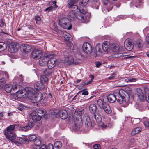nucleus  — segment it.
Returning a JSON list of instances; mask_svg holds the SVG:
<instances>
[{"label": "nucleus", "instance_id": "nucleus-47", "mask_svg": "<svg viewBox=\"0 0 149 149\" xmlns=\"http://www.w3.org/2000/svg\"><path fill=\"white\" fill-rule=\"evenodd\" d=\"M103 51L105 52H107L109 49V45L102 46Z\"/></svg>", "mask_w": 149, "mask_h": 149}, {"label": "nucleus", "instance_id": "nucleus-40", "mask_svg": "<svg viewBox=\"0 0 149 149\" xmlns=\"http://www.w3.org/2000/svg\"><path fill=\"white\" fill-rule=\"evenodd\" d=\"M34 144L40 145L41 143V139L40 138H36L34 141Z\"/></svg>", "mask_w": 149, "mask_h": 149}, {"label": "nucleus", "instance_id": "nucleus-35", "mask_svg": "<svg viewBox=\"0 0 149 149\" xmlns=\"http://www.w3.org/2000/svg\"><path fill=\"white\" fill-rule=\"evenodd\" d=\"M62 146V144L61 142L59 141H57L54 144V147L56 148L57 149H59V148H61Z\"/></svg>", "mask_w": 149, "mask_h": 149}, {"label": "nucleus", "instance_id": "nucleus-29", "mask_svg": "<svg viewBox=\"0 0 149 149\" xmlns=\"http://www.w3.org/2000/svg\"><path fill=\"white\" fill-rule=\"evenodd\" d=\"M66 61L69 64H72L74 62V59L71 56H68L65 57Z\"/></svg>", "mask_w": 149, "mask_h": 149}, {"label": "nucleus", "instance_id": "nucleus-58", "mask_svg": "<svg viewBox=\"0 0 149 149\" xmlns=\"http://www.w3.org/2000/svg\"><path fill=\"white\" fill-rule=\"evenodd\" d=\"M100 126L103 129H105L107 127V125L105 124L104 123H102L100 125Z\"/></svg>", "mask_w": 149, "mask_h": 149}, {"label": "nucleus", "instance_id": "nucleus-33", "mask_svg": "<svg viewBox=\"0 0 149 149\" xmlns=\"http://www.w3.org/2000/svg\"><path fill=\"white\" fill-rule=\"evenodd\" d=\"M141 121L140 118H132L131 121L133 124H136L139 123Z\"/></svg>", "mask_w": 149, "mask_h": 149}, {"label": "nucleus", "instance_id": "nucleus-34", "mask_svg": "<svg viewBox=\"0 0 149 149\" xmlns=\"http://www.w3.org/2000/svg\"><path fill=\"white\" fill-rule=\"evenodd\" d=\"M7 45L6 43H2L0 44V51L5 50L7 48Z\"/></svg>", "mask_w": 149, "mask_h": 149}, {"label": "nucleus", "instance_id": "nucleus-16", "mask_svg": "<svg viewBox=\"0 0 149 149\" xmlns=\"http://www.w3.org/2000/svg\"><path fill=\"white\" fill-rule=\"evenodd\" d=\"M20 47L23 50L24 52L26 53H28L30 52L32 48L30 45L26 44H22L21 45Z\"/></svg>", "mask_w": 149, "mask_h": 149}, {"label": "nucleus", "instance_id": "nucleus-22", "mask_svg": "<svg viewBox=\"0 0 149 149\" xmlns=\"http://www.w3.org/2000/svg\"><path fill=\"white\" fill-rule=\"evenodd\" d=\"M93 117L95 119L96 122L98 123H100L102 121L101 115L98 113H95L93 114Z\"/></svg>", "mask_w": 149, "mask_h": 149}, {"label": "nucleus", "instance_id": "nucleus-42", "mask_svg": "<svg viewBox=\"0 0 149 149\" xmlns=\"http://www.w3.org/2000/svg\"><path fill=\"white\" fill-rule=\"evenodd\" d=\"M3 75V77H4L3 78H5V80L6 81H7L9 78V74L7 72H4Z\"/></svg>", "mask_w": 149, "mask_h": 149}, {"label": "nucleus", "instance_id": "nucleus-43", "mask_svg": "<svg viewBox=\"0 0 149 149\" xmlns=\"http://www.w3.org/2000/svg\"><path fill=\"white\" fill-rule=\"evenodd\" d=\"M36 138V136L34 134L31 135L28 137L29 140L30 141H34Z\"/></svg>", "mask_w": 149, "mask_h": 149}, {"label": "nucleus", "instance_id": "nucleus-46", "mask_svg": "<svg viewBox=\"0 0 149 149\" xmlns=\"http://www.w3.org/2000/svg\"><path fill=\"white\" fill-rule=\"evenodd\" d=\"M146 95H145V100L148 103H149V91H148L147 92H146Z\"/></svg>", "mask_w": 149, "mask_h": 149}, {"label": "nucleus", "instance_id": "nucleus-44", "mask_svg": "<svg viewBox=\"0 0 149 149\" xmlns=\"http://www.w3.org/2000/svg\"><path fill=\"white\" fill-rule=\"evenodd\" d=\"M72 39V37L71 36L69 33L68 34L67 36L66 37H65L64 38V40L68 41H71Z\"/></svg>", "mask_w": 149, "mask_h": 149}, {"label": "nucleus", "instance_id": "nucleus-54", "mask_svg": "<svg viewBox=\"0 0 149 149\" xmlns=\"http://www.w3.org/2000/svg\"><path fill=\"white\" fill-rule=\"evenodd\" d=\"M23 140L24 143H27L29 141V139H28L26 138H23Z\"/></svg>", "mask_w": 149, "mask_h": 149}, {"label": "nucleus", "instance_id": "nucleus-8", "mask_svg": "<svg viewBox=\"0 0 149 149\" xmlns=\"http://www.w3.org/2000/svg\"><path fill=\"white\" fill-rule=\"evenodd\" d=\"M29 116L31 121L32 120L34 122L40 120L41 119V117L38 116L37 113L35 111H32L29 113Z\"/></svg>", "mask_w": 149, "mask_h": 149}, {"label": "nucleus", "instance_id": "nucleus-21", "mask_svg": "<svg viewBox=\"0 0 149 149\" xmlns=\"http://www.w3.org/2000/svg\"><path fill=\"white\" fill-rule=\"evenodd\" d=\"M59 116L62 119H65L68 116L67 113L65 110H61L59 112Z\"/></svg>", "mask_w": 149, "mask_h": 149}, {"label": "nucleus", "instance_id": "nucleus-10", "mask_svg": "<svg viewBox=\"0 0 149 149\" xmlns=\"http://www.w3.org/2000/svg\"><path fill=\"white\" fill-rule=\"evenodd\" d=\"M32 57L35 59H38L43 56L41 50L34 49L32 53Z\"/></svg>", "mask_w": 149, "mask_h": 149}, {"label": "nucleus", "instance_id": "nucleus-7", "mask_svg": "<svg viewBox=\"0 0 149 149\" xmlns=\"http://www.w3.org/2000/svg\"><path fill=\"white\" fill-rule=\"evenodd\" d=\"M26 93H24V95L26 97H27L31 100V102L33 103V100H34L35 98V95L37 93L35 90L31 88H25Z\"/></svg>", "mask_w": 149, "mask_h": 149}, {"label": "nucleus", "instance_id": "nucleus-60", "mask_svg": "<svg viewBox=\"0 0 149 149\" xmlns=\"http://www.w3.org/2000/svg\"><path fill=\"white\" fill-rule=\"evenodd\" d=\"M0 22L1 24H0V26H0V27H3L4 26V22L2 19H0Z\"/></svg>", "mask_w": 149, "mask_h": 149}, {"label": "nucleus", "instance_id": "nucleus-1", "mask_svg": "<svg viewBox=\"0 0 149 149\" xmlns=\"http://www.w3.org/2000/svg\"><path fill=\"white\" fill-rule=\"evenodd\" d=\"M124 91L120 90L117 93L114 94H110L107 96V98L110 103H114L117 100L119 103L121 104L124 102H126L129 101V98L125 96Z\"/></svg>", "mask_w": 149, "mask_h": 149}, {"label": "nucleus", "instance_id": "nucleus-26", "mask_svg": "<svg viewBox=\"0 0 149 149\" xmlns=\"http://www.w3.org/2000/svg\"><path fill=\"white\" fill-rule=\"evenodd\" d=\"M40 81L43 84H47L48 82V78L45 75H41L40 77Z\"/></svg>", "mask_w": 149, "mask_h": 149}, {"label": "nucleus", "instance_id": "nucleus-6", "mask_svg": "<svg viewBox=\"0 0 149 149\" xmlns=\"http://www.w3.org/2000/svg\"><path fill=\"white\" fill-rule=\"evenodd\" d=\"M69 19L66 18H62L59 20V24L62 28L68 30L72 28V25L70 24Z\"/></svg>", "mask_w": 149, "mask_h": 149}, {"label": "nucleus", "instance_id": "nucleus-23", "mask_svg": "<svg viewBox=\"0 0 149 149\" xmlns=\"http://www.w3.org/2000/svg\"><path fill=\"white\" fill-rule=\"evenodd\" d=\"M105 112L107 114H110L112 112L111 109L108 104L106 103L102 107Z\"/></svg>", "mask_w": 149, "mask_h": 149}, {"label": "nucleus", "instance_id": "nucleus-30", "mask_svg": "<svg viewBox=\"0 0 149 149\" xmlns=\"http://www.w3.org/2000/svg\"><path fill=\"white\" fill-rule=\"evenodd\" d=\"M24 93H26V92H23L22 91H19L16 92V95L18 97L24 98L26 97Z\"/></svg>", "mask_w": 149, "mask_h": 149}, {"label": "nucleus", "instance_id": "nucleus-49", "mask_svg": "<svg viewBox=\"0 0 149 149\" xmlns=\"http://www.w3.org/2000/svg\"><path fill=\"white\" fill-rule=\"evenodd\" d=\"M40 145L34 144L33 145V148L34 149H40L41 147Z\"/></svg>", "mask_w": 149, "mask_h": 149}, {"label": "nucleus", "instance_id": "nucleus-59", "mask_svg": "<svg viewBox=\"0 0 149 149\" xmlns=\"http://www.w3.org/2000/svg\"><path fill=\"white\" fill-rule=\"evenodd\" d=\"M126 15H121L119 16V17L120 19H125L126 18Z\"/></svg>", "mask_w": 149, "mask_h": 149}, {"label": "nucleus", "instance_id": "nucleus-27", "mask_svg": "<svg viewBox=\"0 0 149 149\" xmlns=\"http://www.w3.org/2000/svg\"><path fill=\"white\" fill-rule=\"evenodd\" d=\"M142 130L140 127H138L134 128L132 131L131 134L132 136H134L136 134L138 133Z\"/></svg>", "mask_w": 149, "mask_h": 149}, {"label": "nucleus", "instance_id": "nucleus-19", "mask_svg": "<svg viewBox=\"0 0 149 149\" xmlns=\"http://www.w3.org/2000/svg\"><path fill=\"white\" fill-rule=\"evenodd\" d=\"M34 87L35 89L38 90H42L44 89V84L40 82H37L34 84Z\"/></svg>", "mask_w": 149, "mask_h": 149}, {"label": "nucleus", "instance_id": "nucleus-5", "mask_svg": "<svg viewBox=\"0 0 149 149\" xmlns=\"http://www.w3.org/2000/svg\"><path fill=\"white\" fill-rule=\"evenodd\" d=\"M79 115L75 114L74 118V129L75 130H78L81 128L82 125V119L81 116L82 113L81 111H79Z\"/></svg>", "mask_w": 149, "mask_h": 149}, {"label": "nucleus", "instance_id": "nucleus-24", "mask_svg": "<svg viewBox=\"0 0 149 149\" xmlns=\"http://www.w3.org/2000/svg\"><path fill=\"white\" fill-rule=\"evenodd\" d=\"M34 125V123L32 122H30L28 125L22 127L21 128L23 131H26L30 130Z\"/></svg>", "mask_w": 149, "mask_h": 149}, {"label": "nucleus", "instance_id": "nucleus-37", "mask_svg": "<svg viewBox=\"0 0 149 149\" xmlns=\"http://www.w3.org/2000/svg\"><path fill=\"white\" fill-rule=\"evenodd\" d=\"M97 103L98 105L101 107H102L103 105H104L106 104L104 101H102V100L101 99H99L98 100Z\"/></svg>", "mask_w": 149, "mask_h": 149}, {"label": "nucleus", "instance_id": "nucleus-55", "mask_svg": "<svg viewBox=\"0 0 149 149\" xmlns=\"http://www.w3.org/2000/svg\"><path fill=\"white\" fill-rule=\"evenodd\" d=\"M113 6L111 5V8L110 9V10L109 9H108V8H106V11L105 10V9H104V8H102V11H103V12H104V13H106L107 12V11L108 12H109L110 10H111V9L113 8Z\"/></svg>", "mask_w": 149, "mask_h": 149}, {"label": "nucleus", "instance_id": "nucleus-2", "mask_svg": "<svg viewBox=\"0 0 149 149\" xmlns=\"http://www.w3.org/2000/svg\"><path fill=\"white\" fill-rule=\"evenodd\" d=\"M72 13H74L76 9L74 8L73 9L71 8ZM79 10V12L77 13L75 16L78 19L80 20L83 23H87L89 21V17L86 16L85 15L87 13V11L85 9H77Z\"/></svg>", "mask_w": 149, "mask_h": 149}, {"label": "nucleus", "instance_id": "nucleus-56", "mask_svg": "<svg viewBox=\"0 0 149 149\" xmlns=\"http://www.w3.org/2000/svg\"><path fill=\"white\" fill-rule=\"evenodd\" d=\"M86 85V83L85 82L84 84H81L80 86L78 88L80 90L82 89V88L84 87L85 85Z\"/></svg>", "mask_w": 149, "mask_h": 149}, {"label": "nucleus", "instance_id": "nucleus-50", "mask_svg": "<svg viewBox=\"0 0 149 149\" xmlns=\"http://www.w3.org/2000/svg\"><path fill=\"white\" fill-rule=\"evenodd\" d=\"M93 148L95 149H101L100 145L98 144L94 145L93 146Z\"/></svg>", "mask_w": 149, "mask_h": 149}, {"label": "nucleus", "instance_id": "nucleus-13", "mask_svg": "<svg viewBox=\"0 0 149 149\" xmlns=\"http://www.w3.org/2000/svg\"><path fill=\"white\" fill-rule=\"evenodd\" d=\"M82 48L84 52L86 53H91L92 51V47L91 45L87 42L83 44Z\"/></svg>", "mask_w": 149, "mask_h": 149}, {"label": "nucleus", "instance_id": "nucleus-39", "mask_svg": "<svg viewBox=\"0 0 149 149\" xmlns=\"http://www.w3.org/2000/svg\"><path fill=\"white\" fill-rule=\"evenodd\" d=\"M23 138H19L18 141L16 140L15 139L14 140V141H11L12 142H14L15 144H21L24 143Z\"/></svg>", "mask_w": 149, "mask_h": 149}, {"label": "nucleus", "instance_id": "nucleus-4", "mask_svg": "<svg viewBox=\"0 0 149 149\" xmlns=\"http://www.w3.org/2000/svg\"><path fill=\"white\" fill-rule=\"evenodd\" d=\"M36 95L35 98L33 100V103H37L39 102L41 104H44L47 101V96L46 93H42L38 91Z\"/></svg>", "mask_w": 149, "mask_h": 149}, {"label": "nucleus", "instance_id": "nucleus-61", "mask_svg": "<svg viewBox=\"0 0 149 149\" xmlns=\"http://www.w3.org/2000/svg\"><path fill=\"white\" fill-rule=\"evenodd\" d=\"M88 94V92L87 91H85L83 92L82 93V94L83 95H86Z\"/></svg>", "mask_w": 149, "mask_h": 149}, {"label": "nucleus", "instance_id": "nucleus-25", "mask_svg": "<svg viewBox=\"0 0 149 149\" xmlns=\"http://www.w3.org/2000/svg\"><path fill=\"white\" fill-rule=\"evenodd\" d=\"M89 110L90 112L93 114L95 113L96 110H97V107L95 105L91 104L89 106Z\"/></svg>", "mask_w": 149, "mask_h": 149}, {"label": "nucleus", "instance_id": "nucleus-38", "mask_svg": "<svg viewBox=\"0 0 149 149\" xmlns=\"http://www.w3.org/2000/svg\"><path fill=\"white\" fill-rule=\"evenodd\" d=\"M89 0H81L80 5L82 6H86L89 2Z\"/></svg>", "mask_w": 149, "mask_h": 149}, {"label": "nucleus", "instance_id": "nucleus-62", "mask_svg": "<svg viewBox=\"0 0 149 149\" xmlns=\"http://www.w3.org/2000/svg\"><path fill=\"white\" fill-rule=\"evenodd\" d=\"M146 40L147 42L149 44V34H148L146 36Z\"/></svg>", "mask_w": 149, "mask_h": 149}, {"label": "nucleus", "instance_id": "nucleus-9", "mask_svg": "<svg viewBox=\"0 0 149 149\" xmlns=\"http://www.w3.org/2000/svg\"><path fill=\"white\" fill-rule=\"evenodd\" d=\"M54 55H51L47 56V59H49L47 63V66L49 69L54 68L55 65V61L56 59L54 58Z\"/></svg>", "mask_w": 149, "mask_h": 149}, {"label": "nucleus", "instance_id": "nucleus-3", "mask_svg": "<svg viewBox=\"0 0 149 149\" xmlns=\"http://www.w3.org/2000/svg\"><path fill=\"white\" fill-rule=\"evenodd\" d=\"M16 125H10L4 130V134L6 138L11 141H14L16 139L14 129Z\"/></svg>", "mask_w": 149, "mask_h": 149}, {"label": "nucleus", "instance_id": "nucleus-12", "mask_svg": "<svg viewBox=\"0 0 149 149\" xmlns=\"http://www.w3.org/2000/svg\"><path fill=\"white\" fill-rule=\"evenodd\" d=\"M124 46L126 49L128 51H131L133 47L132 41L131 39H127L124 42Z\"/></svg>", "mask_w": 149, "mask_h": 149}, {"label": "nucleus", "instance_id": "nucleus-52", "mask_svg": "<svg viewBox=\"0 0 149 149\" xmlns=\"http://www.w3.org/2000/svg\"><path fill=\"white\" fill-rule=\"evenodd\" d=\"M43 72L44 74L47 75L49 74L50 73V72L49 71V69L45 70Z\"/></svg>", "mask_w": 149, "mask_h": 149}, {"label": "nucleus", "instance_id": "nucleus-57", "mask_svg": "<svg viewBox=\"0 0 149 149\" xmlns=\"http://www.w3.org/2000/svg\"><path fill=\"white\" fill-rule=\"evenodd\" d=\"M69 33L65 31H63V35L64 38L66 37Z\"/></svg>", "mask_w": 149, "mask_h": 149}, {"label": "nucleus", "instance_id": "nucleus-14", "mask_svg": "<svg viewBox=\"0 0 149 149\" xmlns=\"http://www.w3.org/2000/svg\"><path fill=\"white\" fill-rule=\"evenodd\" d=\"M56 2L55 1H50L49 5L50 6L45 9V11H47L48 10V12H49L56 10L58 7V6L56 5Z\"/></svg>", "mask_w": 149, "mask_h": 149}, {"label": "nucleus", "instance_id": "nucleus-36", "mask_svg": "<svg viewBox=\"0 0 149 149\" xmlns=\"http://www.w3.org/2000/svg\"><path fill=\"white\" fill-rule=\"evenodd\" d=\"M96 51L100 53H102L103 51L102 46L100 45H97L96 46Z\"/></svg>", "mask_w": 149, "mask_h": 149}, {"label": "nucleus", "instance_id": "nucleus-53", "mask_svg": "<svg viewBox=\"0 0 149 149\" xmlns=\"http://www.w3.org/2000/svg\"><path fill=\"white\" fill-rule=\"evenodd\" d=\"M115 73H112L111 75L108 78V79L109 80H111L115 77Z\"/></svg>", "mask_w": 149, "mask_h": 149}, {"label": "nucleus", "instance_id": "nucleus-20", "mask_svg": "<svg viewBox=\"0 0 149 149\" xmlns=\"http://www.w3.org/2000/svg\"><path fill=\"white\" fill-rule=\"evenodd\" d=\"M84 123L86 127L90 128L92 127L93 124L89 117H86Z\"/></svg>", "mask_w": 149, "mask_h": 149}, {"label": "nucleus", "instance_id": "nucleus-15", "mask_svg": "<svg viewBox=\"0 0 149 149\" xmlns=\"http://www.w3.org/2000/svg\"><path fill=\"white\" fill-rule=\"evenodd\" d=\"M136 95L139 99L142 101L145 100V97L143 91L139 88L136 89Z\"/></svg>", "mask_w": 149, "mask_h": 149}, {"label": "nucleus", "instance_id": "nucleus-48", "mask_svg": "<svg viewBox=\"0 0 149 149\" xmlns=\"http://www.w3.org/2000/svg\"><path fill=\"white\" fill-rule=\"evenodd\" d=\"M6 82V81L5 80L4 78H2L0 79V86Z\"/></svg>", "mask_w": 149, "mask_h": 149}, {"label": "nucleus", "instance_id": "nucleus-11", "mask_svg": "<svg viewBox=\"0 0 149 149\" xmlns=\"http://www.w3.org/2000/svg\"><path fill=\"white\" fill-rule=\"evenodd\" d=\"M3 88L5 91L8 93L10 92L12 90L14 91L17 88L16 83H14L13 86H11L9 84H5L3 86Z\"/></svg>", "mask_w": 149, "mask_h": 149}, {"label": "nucleus", "instance_id": "nucleus-64", "mask_svg": "<svg viewBox=\"0 0 149 149\" xmlns=\"http://www.w3.org/2000/svg\"><path fill=\"white\" fill-rule=\"evenodd\" d=\"M95 65L97 67H99L101 65V63L99 61H97L96 62Z\"/></svg>", "mask_w": 149, "mask_h": 149}, {"label": "nucleus", "instance_id": "nucleus-51", "mask_svg": "<svg viewBox=\"0 0 149 149\" xmlns=\"http://www.w3.org/2000/svg\"><path fill=\"white\" fill-rule=\"evenodd\" d=\"M144 124L146 127L149 128V121H146L144 122Z\"/></svg>", "mask_w": 149, "mask_h": 149}, {"label": "nucleus", "instance_id": "nucleus-31", "mask_svg": "<svg viewBox=\"0 0 149 149\" xmlns=\"http://www.w3.org/2000/svg\"><path fill=\"white\" fill-rule=\"evenodd\" d=\"M54 146L52 144H49L47 146L45 145H43L41 147L40 149H53Z\"/></svg>", "mask_w": 149, "mask_h": 149}, {"label": "nucleus", "instance_id": "nucleus-41", "mask_svg": "<svg viewBox=\"0 0 149 149\" xmlns=\"http://www.w3.org/2000/svg\"><path fill=\"white\" fill-rule=\"evenodd\" d=\"M135 45L136 46L139 48H141L143 46L141 41H136V42Z\"/></svg>", "mask_w": 149, "mask_h": 149}, {"label": "nucleus", "instance_id": "nucleus-32", "mask_svg": "<svg viewBox=\"0 0 149 149\" xmlns=\"http://www.w3.org/2000/svg\"><path fill=\"white\" fill-rule=\"evenodd\" d=\"M100 4L98 2L94 1L91 4V6L94 9H98Z\"/></svg>", "mask_w": 149, "mask_h": 149}, {"label": "nucleus", "instance_id": "nucleus-17", "mask_svg": "<svg viewBox=\"0 0 149 149\" xmlns=\"http://www.w3.org/2000/svg\"><path fill=\"white\" fill-rule=\"evenodd\" d=\"M47 56H42L40 58L39 61V64L41 66L45 65L47 61Z\"/></svg>", "mask_w": 149, "mask_h": 149}, {"label": "nucleus", "instance_id": "nucleus-45", "mask_svg": "<svg viewBox=\"0 0 149 149\" xmlns=\"http://www.w3.org/2000/svg\"><path fill=\"white\" fill-rule=\"evenodd\" d=\"M35 20L37 24H40L41 22V19L39 16H36L35 17Z\"/></svg>", "mask_w": 149, "mask_h": 149}, {"label": "nucleus", "instance_id": "nucleus-18", "mask_svg": "<svg viewBox=\"0 0 149 149\" xmlns=\"http://www.w3.org/2000/svg\"><path fill=\"white\" fill-rule=\"evenodd\" d=\"M78 0H69V1L67 5V6L69 8H71L73 9V8L77 9L78 7L76 5H74L75 3Z\"/></svg>", "mask_w": 149, "mask_h": 149}, {"label": "nucleus", "instance_id": "nucleus-63", "mask_svg": "<svg viewBox=\"0 0 149 149\" xmlns=\"http://www.w3.org/2000/svg\"><path fill=\"white\" fill-rule=\"evenodd\" d=\"M130 82H133L135 81L136 80V79L134 78H132L129 79Z\"/></svg>", "mask_w": 149, "mask_h": 149}, {"label": "nucleus", "instance_id": "nucleus-28", "mask_svg": "<svg viewBox=\"0 0 149 149\" xmlns=\"http://www.w3.org/2000/svg\"><path fill=\"white\" fill-rule=\"evenodd\" d=\"M112 51L114 52L118 51L120 52L122 50L121 48H120V46L117 44L113 45L112 47Z\"/></svg>", "mask_w": 149, "mask_h": 149}]
</instances>
